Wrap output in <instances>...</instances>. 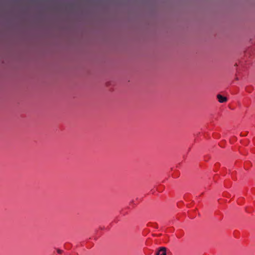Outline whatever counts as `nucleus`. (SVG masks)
Segmentation results:
<instances>
[{
  "label": "nucleus",
  "instance_id": "2",
  "mask_svg": "<svg viewBox=\"0 0 255 255\" xmlns=\"http://www.w3.org/2000/svg\"><path fill=\"white\" fill-rule=\"evenodd\" d=\"M217 98L220 103H224L227 101V99L226 97L222 96L221 95H218Z\"/></svg>",
  "mask_w": 255,
  "mask_h": 255
},
{
  "label": "nucleus",
  "instance_id": "1",
  "mask_svg": "<svg viewBox=\"0 0 255 255\" xmlns=\"http://www.w3.org/2000/svg\"><path fill=\"white\" fill-rule=\"evenodd\" d=\"M156 255H167L166 248L165 247H161L158 252L156 253Z\"/></svg>",
  "mask_w": 255,
  "mask_h": 255
},
{
  "label": "nucleus",
  "instance_id": "3",
  "mask_svg": "<svg viewBox=\"0 0 255 255\" xmlns=\"http://www.w3.org/2000/svg\"><path fill=\"white\" fill-rule=\"evenodd\" d=\"M57 252H58V253H59V254H61V253H62V251H61V250H57Z\"/></svg>",
  "mask_w": 255,
  "mask_h": 255
},
{
  "label": "nucleus",
  "instance_id": "4",
  "mask_svg": "<svg viewBox=\"0 0 255 255\" xmlns=\"http://www.w3.org/2000/svg\"><path fill=\"white\" fill-rule=\"evenodd\" d=\"M241 135H242V136H246V134H242L241 133Z\"/></svg>",
  "mask_w": 255,
  "mask_h": 255
}]
</instances>
